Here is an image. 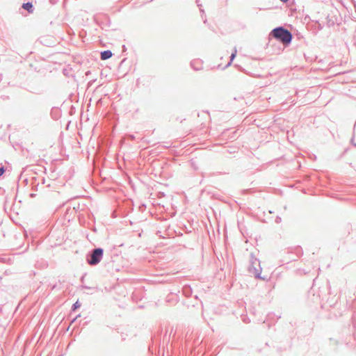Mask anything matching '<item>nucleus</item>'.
Returning <instances> with one entry per match:
<instances>
[{"label":"nucleus","mask_w":356,"mask_h":356,"mask_svg":"<svg viewBox=\"0 0 356 356\" xmlns=\"http://www.w3.org/2000/svg\"><path fill=\"white\" fill-rule=\"evenodd\" d=\"M272 35L275 38L282 42L283 44H288L292 40L291 33L282 27L276 28L273 30Z\"/></svg>","instance_id":"1"},{"label":"nucleus","mask_w":356,"mask_h":356,"mask_svg":"<svg viewBox=\"0 0 356 356\" xmlns=\"http://www.w3.org/2000/svg\"><path fill=\"white\" fill-rule=\"evenodd\" d=\"M103 256V250L101 248H97L93 250L90 259L88 260L90 265L94 266L97 264L102 259Z\"/></svg>","instance_id":"2"},{"label":"nucleus","mask_w":356,"mask_h":356,"mask_svg":"<svg viewBox=\"0 0 356 356\" xmlns=\"http://www.w3.org/2000/svg\"><path fill=\"white\" fill-rule=\"evenodd\" d=\"M113 54L111 51L107 50L101 53V59L106 60L112 56Z\"/></svg>","instance_id":"3"},{"label":"nucleus","mask_w":356,"mask_h":356,"mask_svg":"<svg viewBox=\"0 0 356 356\" xmlns=\"http://www.w3.org/2000/svg\"><path fill=\"white\" fill-rule=\"evenodd\" d=\"M23 8H24L25 10H27L29 13H32V8H33V5L31 3H24L23 6H22Z\"/></svg>","instance_id":"4"},{"label":"nucleus","mask_w":356,"mask_h":356,"mask_svg":"<svg viewBox=\"0 0 356 356\" xmlns=\"http://www.w3.org/2000/svg\"><path fill=\"white\" fill-rule=\"evenodd\" d=\"M236 51L235 50L232 54H231V60H230V62L228 63V64L227 65V66L230 65L231 62L233 60V59L235 58L236 56Z\"/></svg>","instance_id":"5"},{"label":"nucleus","mask_w":356,"mask_h":356,"mask_svg":"<svg viewBox=\"0 0 356 356\" xmlns=\"http://www.w3.org/2000/svg\"><path fill=\"white\" fill-rule=\"evenodd\" d=\"M4 169L3 168H0V176L3 175V174L4 173Z\"/></svg>","instance_id":"6"},{"label":"nucleus","mask_w":356,"mask_h":356,"mask_svg":"<svg viewBox=\"0 0 356 356\" xmlns=\"http://www.w3.org/2000/svg\"><path fill=\"white\" fill-rule=\"evenodd\" d=\"M74 309H76L77 307H79L80 305L78 303V302H75V304L74 305Z\"/></svg>","instance_id":"7"},{"label":"nucleus","mask_w":356,"mask_h":356,"mask_svg":"<svg viewBox=\"0 0 356 356\" xmlns=\"http://www.w3.org/2000/svg\"><path fill=\"white\" fill-rule=\"evenodd\" d=\"M283 2H286L288 0H281Z\"/></svg>","instance_id":"8"}]
</instances>
